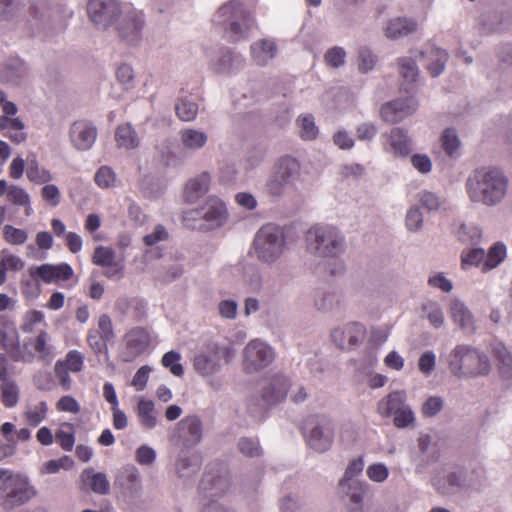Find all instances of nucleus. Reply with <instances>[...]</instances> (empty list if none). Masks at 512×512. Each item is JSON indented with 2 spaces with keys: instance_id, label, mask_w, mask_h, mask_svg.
Returning a JSON list of instances; mask_svg holds the SVG:
<instances>
[{
  "instance_id": "1",
  "label": "nucleus",
  "mask_w": 512,
  "mask_h": 512,
  "mask_svg": "<svg viewBox=\"0 0 512 512\" xmlns=\"http://www.w3.org/2000/svg\"><path fill=\"white\" fill-rule=\"evenodd\" d=\"M508 179L497 168L476 169L467 179L466 191L473 202L494 206L507 194Z\"/></svg>"
},
{
  "instance_id": "2",
  "label": "nucleus",
  "mask_w": 512,
  "mask_h": 512,
  "mask_svg": "<svg viewBox=\"0 0 512 512\" xmlns=\"http://www.w3.org/2000/svg\"><path fill=\"white\" fill-rule=\"evenodd\" d=\"M35 496L36 489L26 476L0 468V508L3 511L23 506Z\"/></svg>"
},
{
  "instance_id": "3",
  "label": "nucleus",
  "mask_w": 512,
  "mask_h": 512,
  "mask_svg": "<svg viewBox=\"0 0 512 512\" xmlns=\"http://www.w3.org/2000/svg\"><path fill=\"white\" fill-rule=\"evenodd\" d=\"M449 369L456 376L487 375L490 363L486 355L468 345H457L449 355Z\"/></svg>"
},
{
  "instance_id": "4",
  "label": "nucleus",
  "mask_w": 512,
  "mask_h": 512,
  "mask_svg": "<svg viewBox=\"0 0 512 512\" xmlns=\"http://www.w3.org/2000/svg\"><path fill=\"white\" fill-rule=\"evenodd\" d=\"M307 250L320 257H337L344 251V238L329 225H314L305 236Z\"/></svg>"
},
{
  "instance_id": "5",
  "label": "nucleus",
  "mask_w": 512,
  "mask_h": 512,
  "mask_svg": "<svg viewBox=\"0 0 512 512\" xmlns=\"http://www.w3.org/2000/svg\"><path fill=\"white\" fill-rule=\"evenodd\" d=\"M217 17H227L229 26L225 28L224 37L231 43H237L249 36L255 21L237 0H231L217 12Z\"/></svg>"
},
{
  "instance_id": "6",
  "label": "nucleus",
  "mask_w": 512,
  "mask_h": 512,
  "mask_svg": "<svg viewBox=\"0 0 512 512\" xmlns=\"http://www.w3.org/2000/svg\"><path fill=\"white\" fill-rule=\"evenodd\" d=\"M299 175V162L290 156L282 157L274 165L272 175L266 183V190L272 196H280L288 185L298 179Z\"/></svg>"
},
{
  "instance_id": "7",
  "label": "nucleus",
  "mask_w": 512,
  "mask_h": 512,
  "mask_svg": "<svg viewBox=\"0 0 512 512\" xmlns=\"http://www.w3.org/2000/svg\"><path fill=\"white\" fill-rule=\"evenodd\" d=\"M254 245L260 260L272 262L279 257L283 251V233L276 226L266 225L258 231Z\"/></svg>"
},
{
  "instance_id": "8",
  "label": "nucleus",
  "mask_w": 512,
  "mask_h": 512,
  "mask_svg": "<svg viewBox=\"0 0 512 512\" xmlns=\"http://www.w3.org/2000/svg\"><path fill=\"white\" fill-rule=\"evenodd\" d=\"M55 355L51 336L46 329L39 330L37 334L27 337L23 342V354L21 356L23 361L31 362L38 359L49 364Z\"/></svg>"
},
{
  "instance_id": "9",
  "label": "nucleus",
  "mask_w": 512,
  "mask_h": 512,
  "mask_svg": "<svg viewBox=\"0 0 512 512\" xmlns=\"http://www.w3.org/2000/svg\"><path fill=\"white\" fill-rule=\"evenodd\" d=\"M115 338L113 323L108 314H101L96 328L87 332V343L96 355L108 353V343Z\"/></svg>"
},
{
  "instance_id": "10",
  "label": "nucleus",
  "mask_w": 512,
  "mask_h": 512,
  "mask_svg": "<svg viewBox=\"0 0 512 512\" xmlns=\"http://www.w3.org/2000/svg\"><path fill=\"white\" fill-rule=\"evenodd\" d=\"M230 356L228 348L222 349L219 345L210 343L195 356L194 368L199 374L208 376L217 371L222 357L225 358V362H229Z\"/></svg>"
},
{
  "instance_id": "11",
  "label": "nucleus",
  "mask_w": 512,
  "mask_h": 512,
  "mask_svg": "<svg viewBox=\"0 0 512 512\" xmlns=\"http://www.w3.org/2000/svg\"><path fill=\"white\" fill-rule=\"evenodd\" d=\"M87 12L90 20L99 28L106 29L120 15L118 4L113 1L89 0Z\"/></svg>"
},
{
  "instance_id": "12",
  "label": "nucleus",
  "mask_w": 512,
  "mask_h": 512,
  "mask_svg": "<svg viewBox=\"0 0 512 512\" xmlns=\"http://www.w3.org/2000/svg\"><path fill=\"white\" fill-rule=\"evenodd\" d=\"M216 469L207 471L201 482L200 490L206 498H218L224 495L230 487V479L221 465H215Z\"/></svg>"
},
{
  "instance_id": "13",
  "label": "nucleus",
  "mask_w": 512,
  "mask_h": 512,
  "mask_svg": "<svg viewBox=\"0 0 512 512\" xmlns=\"http://www.w3.org/2000/svg\"><path fill=\"white\" fill-rule=\"evenodd\" d=\"M245 366L250 370H258L268 366L274 360V352L270 346L252 340L244 350Z\"/></svg>"
},
{
  "instance_id": "14",
  "label": "nucleus",
  "mask_w": 512,
  "mask_h": 512,
  "mask_svg": "<svg viewBox=\"0 0 512 512\" xmlns=\"http://www.w3.org/2000/svg\"><path fill=\"white\" fill-rule=\"evenodd\" d=\"M366 335L364 325L350 322L342 328H336L331 333L333 342L341 349H350L360 344Z\"/></svg>"
},
{
  "instance_id": "15",
  "label": "nucleus",
  "mask_w": 512,
  "mask_h": 512,
  "mask_svg": "<svg viewBox=\"0 0 512 512\" xmlns=\"http://www.w3.org/2000/svg\"><path fill=\"white\" fill-rule=\"evenodd\" d=\"M93 264L105 268L103 275L109 279L123 276V261H117L113 249L104 246L95 248L92 256Z\"/></svg>"
},
{
  "instance_id": "16",
  "label": "nucleus",
  "mask_w": 512,
  "mask_h": 512,
  "mask_svg": "<svg viewBox=\"0 0 512 512\" xmlns=\"http://www.w3.org/2000/svg\"><path fill=\"white\" fill-rule=\"evenodd\" d=\"M416 109V102L413 98L397 99L384 104L381 107L380 115L386 123H397L411 115Z\"/></svg>"
},
{
  "instance_id": "17",
  "label": "nucleus",
  "mask_w": 512,
  "mask_h": 512,
  "mask_svg": "<svg viewBox=\"0 0 512 512\" xmlns=\"http://www.w3.org/2000/svg\"><path fill=\"white\" fill-rule=\"evenodd\" d=\"M118 22L117 30L119 36L127 42L138 40L140 32L144 25L143 15L138 12H129L126 15H120L115 18Z\"/></svg>"
},
{
  "instance_id": "18",
  "label": "nucleus",
  "mask_w": 512,
  "mask_h": 512,
  "mask_svg": "<svg viewBox=\"0 0 512 512\" xmlns=\"http://www.w3.org/2000/svg\"><path fill=\"white\" fill-rule=\"evenodd\" d=\"M97 137L96 128L88 121H76L70 129V138L78 150H89Z\"/></svg>"
},
{
  "instance_id": "19",
  "label": "nucleus",
  "mask_w": 512,
  "mask_h": 512,
  "mask_svg": "<svg viewBox=\"0 0 512 512\" xmlns=\"http://www.w3.org/2000/svg\"><path fill=\"white\" fill-rule=\"evenodd\" d=\"M178 431L182 444L193 447L202 439V422L195 415L187 416L178 423Z\"/></svg>"
},
{
  "instance_id": "20",
  "label": "nucleus",
  "mask_w": 512,
  "mask_h": 512,
  "mask_svg": "<svg viewBox=\"0 0 512 512\" xmlns=\"http://www.w3.org/2000/svg\"><path fill=\"white\" fill-rule=\"evenodd\" d=\"M73 269L67 263L43 264L36 269V275L45 283L67 281L73 276Z\"/></svg>"
},
{
  "instance_id": "21",
  "label": "nucleus",
  "mask_w": 512,
  "mask_h": 512,
  "mask_svg": "<svg viewBox=\"0 0 512 512\" xmlns=\"http://www.w3.org/2000/svg\"><path fill=\"white\" fill-rule=\"evenodd\" d=\"M288 388V379L284 376L276 375L263 388L262 398L268 404H276L286 398Z\"/></svg>"
},
{
  "instance_id": "22",
  "label": "nucleus",
  "mask_w": 512,
  "mask_h": 512,
  "mask_svg": "<svg viewBox=\"0 0 512 512\" xmlns=\"http://www.w3.org/2000/svg\"><path fill=\"white\" fill-rule=\"evenodd\" d=\"M211 178L207 172L190 179L184 189V199L188 203H194L208 192Z\"/></svg>"
},
{
  "instance_id": "23",
  "label": "nucleus",
  "mask_w": 512,
  "mask_h": 512,
  "mask_svg": "<svg viewBox=\"0 0 512 512\" xmlns=\"http://www.w3.org/2000/svg\"><path fill=\"white\" fill-rule=\"evenodd\" d=\"M251 57L259 66H265L277 54V45L274 40L262 39L254 42L250 47Z\"/></svg>"
},
{
  "instance_id": "24",
  "label": "nucleus",
  "mask_w": 512,
  "mask_h": 512,
  "mask_svg": "<svg viewBox=\"0 0 512 512\" xmlns=\"http://www.w3.org/2000/svg\"><path fill=\"white\" fill-rule=\"evenodd\" d=\"M421 56L425 59L426 69L432 77H437L443 72L448 60V53L445 50L433 46L422 52Z\"/></svg>"
},
{
  "instance_id": "25",
  "label": "nucleus",
  "mask_w": 512,
  "mask_h": 512,
  "mask_svg": "<svg viewBox=\"0 0 512 512\" xmlns=\"http://www.w3.org/2000/svg\"><path fill=\"white\" fill-rule=\"evenodd\" d=\"M406 402L405 391H394L387 395L386 398L379 401L377 410L378 413L383 417H389L395 415L400 411Z\"/></svg>"
},
{
  "instance_id": "26",
  "label": "nucleus",
  "mask_w": 512,
  "mask_h": 512,
  "mask_svg": "<svg viewBox=\"0 0 512 512\" xmlns=\"http://www.w3.org/2000/svg\"><path fill=\"white\" fill-rule=\"evenodd\" d=\"M127 349L138 355L144 352L150 344V333L143 327H135L126 334Z\"/></svg>"
},
{
  "instance_id": "27",
  "label": "nucleus",
  "mask_w": 512,
  "mask_h": 512,
  "mask_svg": "<svg viewBox=\"0 0 512 512\" xmlns=\"http://www.w3.org/2000/svg\"><path fill=\"white\" fill-rule=\"evenodd\" d=\"M204 221L211 226H219L226 217V208L224 203L217 197H209L203 206Z\"/></svg>"
},
{
  "instance_id": "28",
  "label": "nucleus",
  "mask_w": 512,
  "mask_h": 512,
  "mask_svg": "<svg viewBox=\"0 0 512 512\" xmlns=\"http://www.w3.org/2000/svg\"><path fill=\"white\" fill-rule=\"evenodd\" d=\"M81 481L85 487L95 493L107 494L109 492L110 486L105 474L96 473L92 468L85 469L81 473Z\"/></svg>"
},
{
  "instance_id": "29",
  "label": "nucleus",
  "mask_w": 512,
  "mask_h": 512,
  "mask_svg": "<svg viewBox=\"0 0 512 512\" xmlns=\"http://www.w3.org/2000/svg\"><path fill=\"white\" fill-rule=\"evenodd\" d=\"M390 150L396 156L405 157L411 152V140L400 128H393L388 135Z\"/></svg>"
},
{
  "instance_id": "30",
  "label": "nucleus",
  "mask_w": 512,
  "mask_h": 512,
  "mask_svg": "<svg viewBox=\"0 0 512 512\" xmlns=\"http://www.w3.org/2000/svg\"><path fill=\"white\" fill-rule=\"evenodd\" d=\"M47 326L45 315L40 310L27 311L22 319L20 329L23 333L34 334Z\"/></svg>"
},
{
  "instance_id": "31",
  "label": "nucleus",
  "mask_w": 512,
  "mask_h": 512,
  "mask_svg": "<svg viewBox=\"0 0 512 512\" xmlns=\"http://www.w3.org/2000/svg\"><path fill=\"white\" fill-rule=\"evenodd\" d=\"M14 432L15 425L11 422H5L0 427V433L6 439V443L0 441V461L12 456L16 451L17 440Z\"/></svg>"
},
{
  "instance_id": "32",
  "label": "nucleus",
  "mask_w": 512,
  "mask_h": 512,
  "mask_svg": "<svg viewBox=\"0 0 512 512\" xmlns=\"http://www.w3.org/2000/svg\"><path fill=\"white\" fill-rule=\"evenodd\" d=\"M416 30V23L406 18H395L389 21L385 35L390 39L406 36Z\"/></svg>"
},
{
  "instance_id": "33",
  "label": "nucleus",
  "mask_w": 512,
  "mask_h": 512,
  "mask_svg": "<svg viewBox=\"0 0 512 512\" xmlns=\"http://www.w3.org/2000/svg\"><path fill=\"white\" fill-rule=\"evenodd\" d=\"M451 317L453 321L461 328L474 330L473 317L465 305L459 301H453L450 306Z\"/></svg>"
},
{
  "instance_id": "34",
  "label": "nucleus",
  "mask_w": 512,
  "mask_h": 512,
  "mask_svg": "<svg viewBox=\"0 0 512 512\" xmlns=\"http://www.w3.org/2000/svg\"><path fill=\"white\" fill-rule=\"evenodd\" d=\"M26 175L28 180L35 184H46L52 180L50 171L40 167L36 157L28 159Z\"/></svg>"
},
{
  "instance_id": "35",
  "label": "nucleus",
  "mask_w": 512,
  "mask_h": 512,
  "mask_svg": "<svg viewBox=\"0 0 512 512\" xmlns=\"http://www.w3.org/2000/svg\"><path fill=\"white\" fill-rule=\"evenodd\" d=\"M115 140L119 147L133 149L138 146V138L135 130L130 124H123L117 127Z\"/></svg>"
},
{
  "instance_id": "36",
  "label": "nucleus",
  "mask_w": 512,
  "mask_h": 512,
  "mask_svg": "<svg viewBox=\"0 0 512 512\" xmlns=\"http://www.w3.org/2000/svg\"><path fill=\"white\" fill-rule=\"evenodd\" d=\"M307 443L313 450L325 452L331 446L332 436L324 435L322 429L316 426L310 431L307 437Z\"/></svg>"
},
{
  "instance_id": "37",
  "label": "nucleus",
  "mask_w": 512,
  "mask_h": 512,
  "mask_svg": "<svg viewBox=\"0 0 512 512\" xmlns=\"http://www.w3.org/2000/svg\"><path fill=\"white\" fill-rule=\"evenodd\" d=\"M506 257V247L502 243H495L490 247L487 255L485 254V261L482 266V271L487 272L497 267Z\"/></svg>"
},
{
  "instance_id": "38",
  "label": "nucleus",
  "mask_w": 512,
  "mask_h": 512,
  "mask_svg": "<svg viewBox=\"0 0 512 512\" xmlns=\"http://www.w3.org/2000/svg\"><path fill=\"white\" fill-rule=\"evenodd\" d=\"M463 472H452L446 479H434L433 485L442 494H448L453 489L460 488L463 484Z\"/></svg>"
},
{
  "instance_id": "39",
  "label": "nucleus",
  "mask_w": 512,
  "mask_h": 512,
  "mask_svg": "<svg viewBox=\"0 0 512 512\" xmlns=\"http://www.w3.org/2000/svg\"><path fill=\"white\" fill-rule=\"evenodd\" d=\"M1 401L7 408H12L17 405L19 401V389L17 384L8 379L1 381Z\"/></svg>"
},
{
  "instance_id": "40",
  "label": "nucleus",
  "mask_w": 512,
  "mask_h": 512,
  "mask_svg": "<svg viewBox=\"0 0 512 512\" xmlns=\"http://www.w3.org/2000/svg\"><path fill=\"white\" fill-rule=\"evenodd\" d=\"M138 417L142 426L152 429L156 425L154 403L150 400H140L137 407Z\"/></svg>"
},
{
  "instance_id": "41",
  "label": "nucleus",
  "mask_w": 512,
  "mask_h": 512,
  "mask_svg": "<svg viewBox=\"0 0 512 512\" xmlns=\"http://www.w3.org/2000/svg\"><path fill=\"white\" fill-rule=\"evenodd\" d=\"M55 364H60L61 368L72 373H78L83 369L84 355L78 350H70L64 359L58 360Z\"/></svg>"
},
{
  "instance_id": "42",
  "label": "nucleus",
  "mask_w": 512,
  "mask_h": 512,
  "mask_svg": "<svg viewBox=\"0 0 512 512\" xmlns=\"http://www.w3.org/2000/svg\"><path fill=\"white\" fill-rule=\"evenodd\" d=\"M180 135L184 147L188 149H199L203 147L207 141L205 133L194 129H184L181 131Z\"/></svg>"
},
{
  "instance_id": "43",
  "label": "nucleus",
  "mask_w": 512,
  "mask_h": 512,
  "mask_svg": "<svg viewBox=\"0 0 512 512\" xmlns=\"http://www.w3.org/2000/svg\"><path fill=\"white\" fill-rule=\"evenodd\" d=\"M48 407L46 402L41 401L37 405L28 408L24 412V418L28 425L32 427L38 426L43 420L46 419Z\"/></svg>"
},
{
  "instance_id": "44",
  "label": "nucleus",
  "mask_w": 512,
  "mask_h": 512,
  "mask_svg": "<svg viewBox=\"0 0 512 512\" xmlns=\"http://www.w3.org/2000/svg\"><path fill=\"white\" fill-rule=\"evenodd\" d=\"M494 353L499 362V370L504 377H512V356L508 350L502 346L497 345L494 348Z\"/></svg>"
},
{
  "instance_id": "45",
  "label": "nucleus",
  "mask_w": 512,
  "mask_h": 512,
  "mask_svg": "<svg viewBox=\"0 0 512 512\" xmlns=\"http://www.w3.org/2000/svg\"><path fill=\"white\" fill-rule=\"evenodd\" d=\"M7 201L13 205L21 206V207H29L30 206V195L27 191L18 186L11 184L10 189L8 190V194L6 197Z\"/></svg>"
},
{
  "instance_id": "46",
  "label": "nucleus",
  "mask_w": 512,
  "mask_h": 512,
  "mask_svg": "<svg viewBox=\"0 0 512 512\" xmlns=\"http://www.w3.org/2000/svg\"><path fill=\"white\" fill-rule=\"evenodd\" d=\"M485 261V251L481 248H474L463 251L461 254V267L467 269L470 266L483 265Z\"/></svg>"
},
{
  "instance_id": "47",
  "label": "nucleus",
  "mask_w": 512,
  "mask_h": 512,
  "mask_svg": "<svg viewBox=\"0 0 512 512\" xmlns=\"http://www.w3.org/2000/svg\"><path fill=\"white\" fill-rule=\"evenodd\" d=\"M175 111L180 120L192 121L197 115L198 106L194 102L182 99L176 104Z\"/></svg>"
},
{
  "instance_id": "48",
  "label": "nucleus",
  "mask_w": 512,
  "mask_h": 512,
  "mask_svg": "<svg viewBox=\"0 0 512 512\" xmlns=\"http://www.w3.org/2000/svg\"><path fill=\"white\" fill-rule=\"evenodd\" d=\"M3 238L12 245H21L27 241L28 234L24 229L15 228L12 225H5L3 228Z\"/></svg>"
},
{
  "instance_id": "49",
  "label": "nucleus",
  "mask_w": 512,
  "mask_h": 512,
  "mask_svg": "<svg viewBox=\"0 0 512 512\" xmlns=\"http://www.w3.org/2000/svg\"><path fill=\"white\" fill-rule=\"evenodd\" d=\"M422 310L427 312V318L433 327L440 328L443 325L444 314L437 303H425L422 305Z\"/></svg>"
},
{
  "instance_id": "50",
  "label": "nucleus",
  "mask_w": 512,
  "mask_h": 512,
  "mask_svg": "<svg viewBox=\"0 0 512 512\" xmlns=\"http://www.w3.org/2000/svg\"><path fill=\"white\" fill-rule=\"evenodd\" d=\"M179 361L180 354L175 351H169L163 355L161 363L164 367L168 368L173 375L180 377L184 374V369Z\"/></svg>"
},
{
  "instance_id": "51",
  "label": "nucleus",
  "mask_w": 512,
  "mask_h": 512,
  "mask_svg": "<svg viewBox=\"0 0 512 512\" xmlns=\"http://www.w3.org/2000/svg\"><path fill=\"white\" fill-rule=\"evenodd\" d=\"M300 125V136L304 140H313L318 134V128L311 115H306L298 119Z\"/></svg>"
},
{
  "instance_id": "52",
  "label": "nucleus",
  "mask_w": 512,
  "mask_h": 512,
  "mask_svg": "<svg viewBox=\"0 0 512 512\" xmlns=\"http://www.w3.org/2000/svg\"><path fill=\"white\" fill-rule=\"evenodd\" d=\"M94 181L100 188H110L115 184L116 175L108 166H101L94 177Z\"/></svg>"
},
{
  "instance_id": "53",
  "label": "nucleus",
  "mask_w": 512,
  "mask_h": 512,
  "mask_svg": "<svg viewBox=\"0 0 512 512\" xmlns=\"http://www.w3.org/2000/svg\"><path fill=\"white\" fill-rule=\"evenodd\" d=\"M442 147L449 156H454L460 146V141L453 129H446L441 136Z\"/></svg>"
},
{
  "instance_id": "54",
  "label": "nucleus",
  "mask_w": 512,
  "mask_h": 512,
  "mask_svg": "<svg viewBox=\"0 0 512 512\" xmlns=\"http://www.w3.org/2000/svg\"><path fill=\"white\" fill-rule=\"evenodd\" d=\"M66 427L69 428V431L64 429L56 431L55 439L63 450L71 451L75 444L74 430L71 424H66Z\"/></svg>"
},
{
  "instance_id": "55",
  "label": "nucleus",
  "mask_w": 512,
  "mask_h": 512,
  "mask_svg": "<svg viewBox=\"0 0 512 512\" xmlns=\"http://www.w3.org/2000/svg\"><path fill=\"white\" fill-rule=\"evenodd\" d=\"M203 209H193L183 213V223L191 229H202L204 224Z\"/></svg>"
},
{
  "instance_id": "56",
  "label": "nucleus",
  "mask_w": 512,
  "mask_h": 512,
  "mask_svg": "<svg viewBox=\"0 0 512 512\" xmlns=\"http://www.w3.org/2000/svg\"><path fill=\"white\" fill-rule=\"evenodd\" d=\"M444 402L441 397L431 396L429 397L421 407V413L424 417H434L443 408Z\"/></svg>"
},
{
  "instance_id": "57",
  "label": "nucleus",
  "mask_w": 512,
  "mask_h": 512,
  "mask_svg": "<svg viewBox=\"0 0 512 512\" xmlns=\"http://www.w3.org/2000/svg\"><path fill=\"white\" fill-rule=\"evenodd\" d=\"M400 74L407 82H415L418 76V68L415 62L409 58L399 60Z\"/></svg>"
},
{
  "instance_id": "58",
  "label": "nucleus",
  "mask_w": 512,
  "mask_h": 512,
  "mask_svg": "<svg viewBox=\"0 0 512 512\" xmlns=\"http://www.w3.org/2000/svg\"><path fill=\"white\" fill-rule=\"evenodd\" d=\"M363 467L364 462L361 457L353 459L346 468L344 477L339 482V486L343 487L348 481L359 475L362 472Z\"/></svg>"
},
{
  "instance_id": "59",
  "label": "nucleus",
  "mask_w": 512,
  "mask_h": 512,
  "mask_svg": "<svg viewBox=\"0 0 512 512\" xmlns=\"http://www.w3.org/2000/svg\"><path fill=\"white\" fill-rule=\"evenodd\" d=\"M414 420L415 417L413 411L408 405H406L394 415L393 422L397 428H405L413 424Z\"/></svg>"
},
{
  "instance_id": "60",
  "label": "nucleus",
  "mask_w": 512,
  "mask_h": 512,
  "mask_svg": "<svg viewBox=\"0 0 512 512\" xmlns=\"http://www.w3.org/2000/svg\"><path fill=\"white\" fill-rule=\"evenodd\" d=\"M0 257V264L3 265L6 270L19 271L24 267V262L18 256L9 253L7 250H3Z\"/></svg>"
},
{
  "instance_id": "61",
  "label": "nucleus",
  "mask_w": 512,
  "mask_h": 512,
  "mask_svg": "<svg viewBox=\"0 0 512 512\" xmlns=\"http://www.w3.org/2000/svg\"><path fill=\"white\" fill-rule=\"evenodd\" d=\"M346 53L341 47H333L325 53L326 63L334 68L344 64Z\"/></svg>"
},
{
  "instance_id": "62",
  "label": "nucleus",
  "mask_w": 512,
  "mask_h": 512,
  "mask_svg": "<svg viewBox=\"0 0 512 512\" xmlns=\"http://www.w3.org/2000/svg\"><path fill=\"white\" fill-rule=\"evenodd\" d=\"M56 409L61 412L76 414L80 411V405L74 397L66 395L58 400L56 403Z\"/></svg>"
},
{
  "instance_id": "63",
  "label": "nucleus",
  "mask_w": 512,
  "mask_h": 512,
  "mask_svg": "<svg viewBox=\"0 0 512 512\" xmlns=\"http://www.w3.org/2000/svg\"><path fill=\"white\" fill-rule=\"evenodd\" d=\"M238 447L241 453L249 457H256L261 454L258 442L249 438H242L238 443Z\"/></svg>"
},
{
  "instance_id": "64",
  "label": "nucleus",
  "mask_w": 512,
  "mask_h": 512,
  "mask_svg": "<svg viewBox=\"0 0 512 512\" xmlns=\"http://www.w3.org/2000/svg\"><path fill=\"white\" fill-rule=\"evenodd\" d=\"M388 469L384 464H372L367 468V476L374 482H383L388 477Z\"/></svg>"
}]
</instances>
